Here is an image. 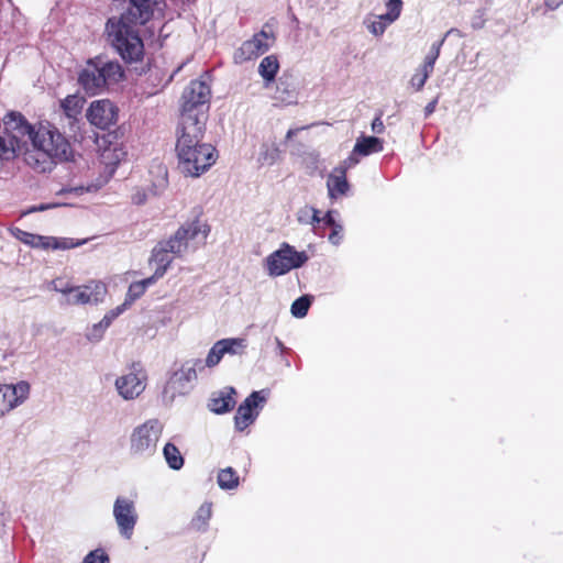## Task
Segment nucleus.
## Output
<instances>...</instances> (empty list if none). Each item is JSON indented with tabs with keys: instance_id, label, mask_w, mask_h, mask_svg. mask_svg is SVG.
Instances as JSON below:
<instances>
[{
	"instance_id": "1",
	"label": "nucleus",
	"mask_w": 563,
	"mask_h": 563,
	"mask_svg": "<svg viewBox=\"0 0 563 563\" xmlns=\"http://www.w3.org/2000/svg\"><path fill=\"white\" fill-rule=\"evenodd\" d=\"M153 12V0H130L125 12L107 21V41L124 63L143 60L145 47L139 26L147 23Z\"/></svg>"
},
{
	"instance_id": "2",
	"label": "nucleus",
	"mask_w": 563,
	"mask_h": 563,
	"mask_svg": "<svg viewBox=\"0 0 563 563\" xmlns=\"http://www.w3.org/2000/svg\"><path fill=\"white\" fill-rule=\"evenodd\" d=\"M31 143L35 152L26 154L25 162L38 173L51 172L56 164L74 157L68 139L48 121L35 125Z\"/></svg>"
},
{
	"instance_id": "3",
	"label": "nucleus",
	"mask_w": 563,
	"mask_h": 563,
	"mask_svg": "<svg viewBox=\"0 0 563 563\" xmlns=\"http://www.w3.org/2000/svg\"><path fill=\"white\" fill-rule=\"evenodd\" d=\"M124 77V69L119 62L99 55L87 60L79 73L78 82L88 95L95 96L107 87L119 84Z\"/></svg>"
},
{
	"instance_id": "4",
	"label": "nucleus",
	"mask_w": 563,
	"mask_h": 563,
	"mask_svg": "<svg viewBox=\"0 0 563 563\" xmlns=\"http://www.w3.org/2000/svg\"><path fill=\"white\" fill-rule=\"evenodd\" d=\"M178 169L190 177H199L208 170L217 159V150L209 143L192 142L175 145Z\"/></svg>"
},
{
	"instance_id": "5",
	"label": "nucleus",
	"mask_w": 563,
	"mask_h": 563,
	"mask_svg": "<svg viewBox=\"0 0 563 563\" xmlns=\"http://www.w3.org/2000/svg\"><path fill=\"white\" fill-rule=\"evenodd\" d=\"M210 228L198 219L183 224L168 240L158 242L176 257H181L195 242H205Z\"/></svg>"
},
{
	"instance_id": "6",
	"label": "nucleus",
	"mask_w": 563,
	"mask_h": 563,
	"mask_svg": "<svg viewBox=\"0 0 563 563\" xmlns=\"http://www.w3.org/2000/svg\"><path fill=\"white\" fill-rule=\"evenodd\" d=\"M210 228L198 219L183 224L168 240L158 242L176 257H181L195 242H205Z\"/></svg>"
},
{
	"instance_id": "7",
	"label": "nucleus",
	"mask_w": 563,
	"mask_h": 563,
	"mask_svg": "<svg viewBox=\"0 0 563 563\" xmlns=\"http://www.w3.org/2000/svg\"><path fill=\"white\" fill-rule=\"evenodd\" d=\"M208 113L206 111H184L176 130V144L203 141Z\"/></svg>"
},
{
	"instance_id": "8",
	"label": "nucleus",
	"mask_w": 563,
	"mask_h": 563,
	"mask_svg": "<svg viewBox=\"0 0 563 563\" xmlns=\"http://www.w3.org/2000/svg\"><path fill=\"white\" fill-rule=\"evenodd\" d=\"M307 261L305 252H297L294 246L283 243L279 250L267 257V269L271 276H280L301 267Z\"/></svg>"
},
{
	"instance_id": "9",
	"label": "nucleus",
	"mask_w": 563,
	"mask_h": 563,
	"mask_svg": "<svg viewBox=\"0 0 563 563\" xmlns=\"http://www.w3.org/2000/svg\"><path fill=\"white\" fill-rule=\"evenodd\" d=\"M163 427L157 419H151L136 427L131 434V451L134 454L151 455L156 450Z\"/></svg>"
},
{
	"instance_id": "10",
	"label": "nucleus",
	"mask_w": 563,
	"mask_h": 563,
	"mask_svg": "<svg viewBox=\"0 0 563 563\" xmlns=\"http://www.w3.org/2000/svg\"><path fill=\"white\" fill-rule=\"evenodd\" d=\"M10 232L21 243L43 251L69 250L76 246L73 240L67 238L40 235L20 228H13Z\"/></svg>"
},
{
	"instance_id": "11",
	"label": "nucleus",
	"mask_w": 563,
	"mask_h": 563,
	"mask_svg": "<svg viewBox=\"0 0 563 563\" xmlns=\"http://www.w3.org/2000/svg\"><path fill=\"white\" fill-rule=\"evenodd\" d=\"M146 380L147 376L141 364L133 363L130 373L117 378L115 388L122 398L135 399L144 391Z\"/></svg>"
},
{
	"instance_id": "12",
	"label": "nucleus",
	"mask_w": 563,
	"mask_h": 563,
	"mask_svg": "<svg viewBox=\"0 0 563 563\" xmlns=\"http://www.w3.org/2000/svg\"><path fill=\"white\" fill-rule=\"evenodd\" d=\"M31 386L25 380L0 384V417L21 406L30 396Z\"/></svg>"
},
{
	"instance_id": "13",
	"label": "nucleus",
	"mask_w": 563,
	"mask_h": 563,
	"mask_svg": "<svg viewBox=\"0 0 563 563\" xmlns=\"http://www.w3.org/2000/svg\"><path fill=\"white\" fill-rule=\"evenodd\" d=\"M266 401L262 391L251 393L244 401L238 407L234 416V427L239 432H243L253 424L260 415V407Z\"/></svg>"
},
{
	"instance_id": "14",
	"label": "nucleus",
	"mask_w": 563,
	"mask_h": 563,
	"mask_svg": "<svg viewBox=\"0 0 563 563\" xmlns=\"http://www.w3.org/2000/svg\"><path fill=\"white\" fill-rule=\"evenodd\" d=\"M210 96V87L205 81L192 80L183 93L181 110L208 113Z\"/></svg>"
},
{
	"instance_id": "15",
	"label": "nucleus",
	"mask_w": 563,
	"mask_h": 563,
	"mask_svg": "<svg viewBox=\"0 0 563 563\" xmlns=\"http://www.w3.org/2000/svg\"><path fill=\"white\" fill-rule=\"evenodd\" d=\"M113 516L120 533L130 539L137 522V514L134 503L125 497H118L113 505Z\"/></svg>"
},
{
	"instance_id": "16",
	"label": "nucleus",
	"mask_w": 563,
	"mask_h": 563,
	"mask_svg": "<svg viewBox=\"0 0 563 563\" xmlns=\"http://www.w3.org/2000/svg\"><path fill=\"white\" fill-rule=\"evenodd\" d=\"M87 118L95 126L106 130L118 120V108L107 99L93 101L87 112Z\"/></svg>"
},
{
	"instance_id": "17",
	"label": "nucleus",
	"mask_w": 563,
	"mask_h": 563,
	"mask_svg": "<svg viewBox=\"0 0 563 563\" xmlns=\"http://www.w3.org/2000/svg\"><path fill=\"white\" fill-rule=\"evenodd\" d=\"M273 35L261 31L253 35L251 40L245 41L239 48L240 57L244 60H251L266 53L273 41Z\"/></svg>"
},
{
	"instance_id": "18",
	"label": "nucleus",
	"mask_w": 563,
	"mask_h": 563,
	"mask_svg": "<svg viewBox=\"0 0 563 563\" xmlns=\"http://www.w3.org/2000/svg\"><path fill=\"white\" fill-rule=\"evenodd\" d=\"M106 287L101 283H93L85 286H74L69 296L66 298L69 305H86L97 302L104 294Z\"/></svg>"
},
{
	"instance_id": "19",
	"label": "nucleus",
	"mask_w": 563,
	"mask_h": 563,
	"mask_svg": "<svg viewBox=\"0 0 563 563\" xmlns=\"http://www.w3.org/2000/svg\"><path fill=\"white\" fill-rule=\"evenodd\" d=\"M197 369H203L202 361L197 358L186 362L179 371L173 373L167 382L166 388L176 389L177 385L189 383L197 378Z\"/></svg>"
},
{
	"instance_id": "20",
	"label": "nucleus",
	"mask_w": 563,
	"mask_h": 563,
	"mask_svg": "<svg viewBox=\"0 0 563 563\" xmlns=\"http://www.w3.org/2000/svg\"><path fill=\"white\" fill-rule=\"evenodd\" d=\"M327 187L329 196L332 199H336L339 196H343L349 191L350 185L346 179L345 166L335 167L333 169L328 178Z\"/></svg>"
},
{
	"instance_id": "21",
	"label": "nucleus",
	"mask_w": 563,
	"mask_h": 563,
	"mask_svg": "<svg viewBox=\"0 0 563 563\" xmlns=\"http://www.w3.org/2000/svg\"><path fill=\"white\" fill-rule=\"evenodd\" d=\"M235 390L230 387L225 390H222L218 394H214L208 402V408L210 411L217 415H223L231 411L235 406L234 399Z\"/></svg>"
},
{
	"instance_id": "22",
	"label": "nucleus",
	"mask_w": 563,
	"mask_h": 563,
	"mask_svg": "<svg viewBox=\"0 0 563 563\" xmlns=\"http://www.w3.org/2000/svg\"><path fill=\"white\" fill-rule=\"evenodd\" d=\"M169 254L170 253L159 243L153 249L151 262L155 264V271L151 277L154 280L162 278L169 268L173 262V257Z\"/></svg>"
},
{
	"instance_id": "23",
	"label": "nucleus",
	"mask_w": 563,
	"mask_h": 563,
	"mask_svg": "<svg viewBox=\"0 0 563 563\" xmlns=\"http://www.w3.org/2000/svg\"><path fill=\"white\" fill-rule=\"evenodd\" d=\"M85 102V98L77 93L68 95L66 98L60 100L59 107L65 117L69 119V124L77 121L78 117L81 114Z\"/></svg>"
},
{
	"instance_id": "24",
	"label": "nucleus",
	"mask_w": 563,
	"mask_h": 563,
	"mask_svg": "<svg viewBox=\"0 0 563 563\" xmlns=\"http://www.w3.org/2000/svg\"><path fill=\"white\" fill-rule=\"evenodd\" d=\"M278 70L279 62L276 55L264 57L258 65V73L264 79L266 87L275 80Z\"/></svg>"
},
{
	"instance_id": "25",
	"label": "nucleus",
	"mask_w": 563,
	"mask_h": 563,
	"mask_svg": "<svg viewBox=\"0 0 563 563\" xmlns=\"http://www.w3.org/2000/svg\"><path fill=\"white\" fill-rule=\"evenodd\" d=\"M382 150L383 144L380 140L375 136H363L357 140L354 146V152L364 156L380 152Z\"/></svg>"
},
{
	"instance_id": "26",
	"label": "nucleus",
	"mask_w": 563,
	"mask_h": 563,
	"mask_svg": "<svg viewBox=\"0 0 563 563\" xmlns=\"http://www.w3.org/2000/svg\"><path fill=\"white\" fill-rule=\"evenodd\" d=\"M164 456L173 470H179L184 465V457L181 456L178 448L173 443H166L164 446Z\"/></svg>"
},
{
	"instance_id": "27",
	"label": "nucleus",
	"mask_w": 563,
	"mask_h": 563,
	"mask_svg": "<svg viewBox=\"0 0 563 563\" xmlns=\"http://www.w3.org/2000/svg\"><path fill=\"white\" fill-rule=\"evenodd\" d=\"M218 484L222 489H233L239 486V475L232 467L223 468L218 474Z\"/></svg>"
},
{
	"instance_id": "28",
	"label": "nucleus",
	"mask_w": 563,
	"mask_h": 563,
	"mask_svg": "<svg viewBox=\"0 0 563 563\" xmlns=\"http://www.w3.org/2000/svg\"><path fill=\"white\" fill-rule=\"evenodd\" d=\"M211 515H212L211 504H208V503L202 504L198 508L195 517L191 520L192 528H195L196 530L205 529L208 521L211 518Z\"/></svg>"
},
{
	"instance_id": "29",
	"label": "nucleus",
	"mask_w": 563,
	"mask_h": 563,
	"mask_svg": "<svg viewBox=\"0 0 563 563\" xmlns=\"http://www.w3.org/2000/svg\"><path fill=\"white\" fill-rule=\"evenodd\" d=\"M224 354H243L246 349V340L243 338H231L219 340Z\"/></svg>"
},
{
	"instance_id": "30",
	"label": "nucleus",
	"mask_w": 563,
	"mask_h": 563,
	"mask_svg": "<svg viewBox=\"0 0 563 563\" xmlns=\"http://www.w3.org/2000/svg\"><path fill=\"white\" fill-rule=\"evenodd\" d=\"M155 282L156 280H154L150 276L143 280L132 283L128 290V297L131 300H135V299L140 298L145 292L146 288L148 286L153 285Z\"/></svg>"
},
{
	"instance_id": "31",
	"label": "nucleus",
	"mask_w": 563,
	"mask_h": 563,
	"mask_svg": "<svg viewBox=\"0 0 563 563\" xmlns=\"http://www.w3.org/2000/svg\"><path fill=\"white\" fill-rule=\"evenodd\" d=\"M310 305L311 298L309 296H301L292 302L290 311L294 317L303 318L307 316Z\"/></svg>"
},
{
	"instance_id": "32",
	"label": "nucleus",
	"mask_w": 563,
	"mask_h": 563,
	"mask_svg": "<svg viewBox=\"0 0 563 563\" xmlns=\"http://www.w3.org/2000/svg\"><path fill=\"white\" fill-rule=\"evenodd\" d=\"M224 355V347H221L220 342L217 341L210 349L205 365L208 367H213L220 363Z\"/></svg>"
},
{
	"instance_id": "33",
	"label": "nucleus",
	"mask_w": 563,
	"mask_h": 563,
	"mask_svg": "<svg viewBox=\"0 0 563 563\" xmlns=\"http://www.w3.org/2000/svg\"><path fill=\"white\" fill-rule=\"evenodd\" d=\"M442 42H439V43H434L430 49V52L428 53V55L426 56L424 60H423V64L421 65L423 68L428 69L429 71H433V68H434V64H435V60L438 59L439 55H440V47L442 45Z\"/></svg>"
},
{
	"instance_id": "34",
	"label": "nucleus",
	"mask_w": 563,
	"mask_h": 563,
	"mask_svg": "<svg viewBox=\"0 0 563 563\" xmlns=\"http://www.w3.org/2000/svg\"><path fill=\"white\" fill-rule=\"evenodd\" d=\"M430 74H431V71H429L428 69L420 66L417 69L416 74H413V76L411 77V80H410L411 86L417 91L421 90L423 88L426 81L428 80Z\"/></svg>"
},
{
	"instance_id": "35",
	"label": "nucleus",
	"mask_w": 563,
	"mask_h": 563,
	"mask_svg": "<svg viewBox=\"0 0 563 563\" xmlns=\"http://www.w3.org/2000/svg\"><path fill=\"white\" fill-rule=\"evenodd\" d=\"M109 558L102 549L91 551L84 560V563H108Z\"/></svg>"
},
{
	"instance_id": "36",
	"label": "nucleus",
	"mask_w": 563,
	"mask_h": 563,
	"mask_svg": "<svg viewBox=\"0 0 563 563\" xmlns=\"http://www.w3.org/2000/svg\"><path fill=\"white\" fill-rule=\"evenodd\" d=\"M52 287L55 291L62 292L69 296L70 291L73 290L74 286L70 284L69 280L65 278H56L52 282Z\"/></svg>"
},
{
	"instance_id": "37",
	"label": "nucleus",
	"mask_w": 563,
	"mask_h": 563,
	"mask_svg": "<svg viewBox=\"0 0 563 563\" xmlns=\"http://www.w3.org/2000/svg\"><path fill=\"white\" fill-rule=\"evenodd\" d=\"M387 14H389L394 19H398L401 10H402V1L401 0H388L386 3Z\"/></svg>"
},
{
	"instance_id": "38",
	"label": "nucleus",
	"mask_w": 563,
	"mask_h": 563,
	"mask_svg": "<svg viewBox=\"0 0 563 563\" xmlns=\"http://www.w3.org/2000/svg\"><path fill=\"white\" fill-rule=\"evenodd\" d=\"M282 86H286V81H284L283 78H280L277 84L276 98L280 101H290V99L294 98V91L288 90L287 87H285L282 91Z\"/></svg>"
},
{
	"instance_id": "39",
	"label": "nucleus",
	"mask_w": 563,
	"mask_h": 563,
	"mask_svg": "<svg viewBox=\"0 0 563 563\" xmlns=\"http://www.w3.org/2000/svg\"><path fill=\"white\" fill-rule=\"evenodd\" d=\"M342 231H343V228L341 224H336L334 227H332V232L329 234V241L332 243V244H339L341 239H342Z\"/></svg>"
},
{
	"instance_id": "40",
	"label": "nucleus",
	"mask_w": 563,
	"mask_h": 563,
	"mask_svg": "<svg viewBox=\"0 0 563 563\" xmlns=\"http://www.w3.org/2000/svg\"><path fill=\"white\" fill-rule=\"evenodd\" d=\"M301 212L305 213L306 216H310L309 223L312 225L322 222V218L319 217V211L314 208H307Z\"/></svg>"
},
{
	"instance_id": "41",
	"label": "nucleus",
	"mask_w": 563,
	"mask_h": 563,
	"mask_svg": "<svg viewBox=\"0 0 563 563\" xmlns=\"http://www.w3.org/2000/svg\"><path fill=\"white\" fill-rule=\"evenodd\" d=\"M386 30V26L379 20L372 22L369 31L375 35H382Z\"/></svg>"
},
{
	"instance_id": "42",
	"label": "nucleus",
	"mask_w": 563,
	"mask_h": 563,
	"mask_svg": "<svg viewBox=\"0 0 563 563\" xmlns=\"http://www.w3.org/2000/svg\"><path fill=\"white\" fill-rule=\"evenodd\" d=\"M372 130L374 133L382 134L385 130V125L383 123V120L379 117H376L372 122Z\"/></svg>"
},
{
	"instance_id": "43",
	"label": "nucleus",
	"mask_w": 563,
	"mask_h": 563,
	"mask_svg": "<svg viewBox=\"0 0 563 563\" xmlns=\"http://www.w3.org/2000/svg\"><path fill=\"white\" fill-rule=\"evenodd\" d=\"M120 312H121V309H120V308H118V311H117V312L111 311V313H110V314H106V316L103 317V319L101 320L100 325L106 327V328H107V327H109V325H110V323L112 322V320H113V319H114V318H115Z\"/></svg>"
},
{
	"instance_id": "44",
	"label": "nucleus",
	"mask_w": 563,
	"mask_h": 563,
	"mask_svg": "<svg viewBox=\"0 0 563 563\" xmlns=\"http://www.w3.org/2000/svg\"><path fill=\"white\" fill-rule=\"evenodd\" d=\"M132 201L135 205H143L146 201V194L142 190H137L133 194Z\"/></svg>"
},
{
	"instance_id": "45",
	"label": "nucleus",
	"mask_w": 563,
	"mask_h": 563,
	"mask_svg": "<svg viewBox=\"0 0 563 563\" xmlns=\"http://www.w3.org/2000/svg\"><path fill=\"white\" fill-rule=\"evenodd\" d=\"M322 222L328 225V227H334L338 223L335 222L334 218H333V212L332 211H328L324 217L322 218Z\"/></svg>"
},
{
	"instance_id": "46",
	"label": "nucleus",
	"mask_w": 563,
	"mask_h": 563,
	"mask_svg": "<svg viewBox=\"0 0 563 563\" xmlns=\"http://www.w3.org/2000/svg\"><path fill=\"white\" fill-rule=\"evenodd\" d=\"M378 20L384 23V25L387 27L389 24H391L396 19L391 18L389 14H380L378 15Z\"/></svg>"
},
{
	"instance_id": "47",
	"label": "nucleus",
	"mask_w": 563,
	"mask_h": 563,
	"mask_svg": "<svg viewBox=\"0 0 563 563\" xmlns=\"http://www.w3.org/2000/svg\"><path fill=\"white\" fill-rule=\"evenodd\" d=\"M544 2L549 9L554 10L563 3V0H545Z\"/></svg>"
},
{
	"instance_id": "48",
	"label": "nucleus",
	"mask_w": 563,
	"mask_h": 563,
	"mask_svg": "<svg viewBox=\"0 0 563 563\" xmlns=\"http://www.w3.org/2000/svg\"><path fill=\"white\" fill-rule=\"evenodd\" d=\"M437 99L435 100H432L431 102H429L426 108H424V112H426V115H430L434 109H435V106H437Z\"/></svg>"
},
{
	"instance_id": "49",
	"label": "nucleus",
	"mask_w": 563,
	"mask_h": 563,
	"mask_svg": "<svg viewBox=\"0 0 563 563\" xmlns=\"http://www.w3.org/2000/svg\"><path fill=\"white\" fill-rule=\"evenodd\" d=\"M299 131V129H290L288 130L287 134H286V137L287 139H291L292 136H295L297 134V132Z\"/></svg>"
},
{
	"instance_id": "50",
	"label": "nucleus",
	"mask_w": 563,
	"mask_h": 563,
	"mask_svg": "<svg viewBox=\"0 0 563 563\" xmlns=\"http://www.w3.org/2000/svg\"><path fill=\"white\" fill-rule=\"evenodd\" d=\"M298 220H299L300 222H303V221H305L301 214L298 217Z\"/></svg>"
}]
</instances>
